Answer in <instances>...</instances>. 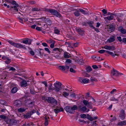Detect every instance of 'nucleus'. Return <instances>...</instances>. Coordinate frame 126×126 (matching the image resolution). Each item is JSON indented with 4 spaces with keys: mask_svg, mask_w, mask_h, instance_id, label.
Instances as JSON below:
<instances>
[{
    "mask_svg": "<svg viewBox=\"0 0 126 126\" xmlns=\"http://www.w3.org/2000/svg\"><path fill=\"white\" fill-rule=\"evenodd\" d=\"M64 109L67 112L73 114L75 112V110L78 109V107L76 105L72 107L67 106L65 107Z\"/></svg>",
    "mask_w": 126,
    "mask_h": 126,
    "instance_id": "obj_1",
    "label": "nucleus"
},
{
    "mask_svg": "<svg viewBox=\"0 0 126 126\" xmlns=\"http://www.w3.org/2000/svg\"><path fill=\"white\" fill-rule=\"evenodd\" d=\"M6 123L8 124V126H12L15 125L17 123V121L14 119H9L8 118L5 120Z\"/></svg>",
    "mask_w": 126,
    "mask_h": 126,
    "instance_id": "obj_2",
    "label": "nucleus"
},
{
    "mask_svg": "<svg viewBox=\"0 0 126 126\" xmlns=\"http://www.w3.org/2000/svg\"><path fill=\"white\" fill-rule=\"evenodd\" d=\"M54 89L56 92H58L61 90L62 84L59 82H56L54 84Z\"/></svg>",
    "mask_w": 126,
    "mask_h": 126,
    "instance_id": "obj_3",
    "label": "nucleus"
},
{
    "mask_svg": "<svg viewBox=\"0 0 126 126\" xmlns=\"http://www.w3.org/2000/svg\"><path fill=\"white\" fill-rule=\"evenodd\" d=\"M50 13L52 15L58 17H60L62 16L61 15L60 13L56 10L53 9H51Z\"/></svg>",
    "mask_w": 126,
    "mask_h": 126,
    "instance_id": "obj_4",
    "label": "nucleus"
},
{
    "mask_svg": "<svg viewBox=\"0 0 126 126\" xmlns=\"http://www.w3.org/2000/svg\"><path fill=\"white\" fill-rule=\"evenodd\" d=\"M48 102L54 106L57 105V101L56 99L52 97H49L48 99Z\"/></svg>",
    "mask_w": 126,
    "mask_h": 126,
    "instance_id": "obj_5",
    "label": "nucleus"
},
{
    "mask_svg": "<svg viewBox=\"0 0 126 126\" xmlns=\"http://www.w3.org/2000/svg\"><path fill=\"white\" fill-rule=\"evenodd\" d=\"M126 114L125 111L123 109L120 110L119 114V117L122 120H123L125 119Z\"/></svg>",
    "mask_w": 126,
    "mask_h": 126,
    "instance_id": "obj_6",
    "label": "nucleus"
},
{
    "mask_svg": "<svg viewBox=\"0 0 126 126\" xmlns=\"http://www.w3.org/2000/svg\"><path fill=\"white\" fill-rule=\"evenodd\" d=\"M118 75V72L114 68L111 71V76L113 79H115L113 77V76H117Z\"/></svg>",
    "mask_w": 126,
    "mask_h": 126,
    "instance_id": "obj_7",
    "label": "nucleus"
},
{
    "mask_svg": "<svg viewBox=\"0 0 126 126\" xmlns=\"http://www.w3.org/2000/svg\"><path fill=\"white\" fill-rule=\"evenodd\" d=\"M44 51V50L41 49H40L39 50H37V51H35L36 55L39 56V54L40 57L41 58L43 56V52Z\"/></svg>",
    "mask_w": 126,
    "mask_h": 126,
    "instance_id": "obj_8",
    "label": "nucleus"
},
{
    "mask_svg": "<svg viewBox=\"0 0 126 126\" xmlns=\"http://www.w3.org/2000/svg\"><path fill=\"white\" fill-rule=\"evenodd\" d=\"M25 46V45H23L19 43H15L14 46L18 48L23 49H26V47Z\"/></svg>",
    "mask_w": 126,
    "mask_h": 126,
    "instance_id": "obj_9",
    "label": "nucleus"
},
{
    "mask_svg": "<svg viewBox=\"0 0 126 126\" xmlns=\"http://www.w3.org/2000/svg\"><path fill=\"white\" fill-rule=\"evenodd\" d=\"M32 41V40L30 39L26 38L23 40L22 42L24 44L30 45L31 44Z\"/></svg>",
    "mask_w": 126,
    "mask_h": 126,
    "instance_id": "obj_10",
    "label": "nucleus"
},
{
    "mask_svg": "<svg viewBox=\"0 0 126 126\" xmlns=\"http://www.w3.org/2000/svg\"><path fill=\"white\" fill-rule=\"evenodd\" d=\"M116 36L115 34L111 35L110 37L107 40V42L110 43H112L115 41Z\"/></svg>",
    "mask_w": 126,
    "mask_h": 126,
    "instance_id": "obj_11",
    "label": "nucleus"
},
{
    "mask_svg": "<svg viewBox=\"0 0 126 126\" xmlns=\"http://www.w3.org/2000/svg\"><path fill=\"white\" fill-rule=\"evenodd\" d=\"M15 106L18 107H21L22 105V103L21 101L19 100H15L14 102Z\"/></svg>",
    "mask_w": 126,
    "mask_h": 126,
    "instance_id": "obj_12",
    "label": "nucleus"
},
{
    "mask_svg": "<svg viewBox=\"0 0 126 126\" xmlns=\"http://www.w3.org/2000/svg\"><path fill=\"white\" fill-rule=\"evenodd\" d=\"M78 110L79 111L84 112L86 111L87 108L86 106L82 107L81 105H79L78 107Z\"/></svg>",
    "mask_w": 126,
    "mask_h": 126,
    "instance_id": "obj_13",
    "label": "nucleus"
},
{
    "mask_svg": "<svg viewBox=\"0 0 126 126\" xmlns=\"http://www.w3.org/2000/svg\"><path fill=\"white\" fill-rule=\"evenodd\" d=\"M123 16V15L121 14H119V15H118L115 16L116 17V18L117 21L119 22H121L123 20L122 16Z\"/></svg>",
    "mask_w": 126,
    "mask_h": 126,
    "instance_id": "obj_14",
    "label": "nucleus"
},
{
    "mask_svg": "<svg viewBox=\"0 0 126 126\" xmlns=\"http://www.w3.org/2000/svg\"><path fill=\"white\" fill-rule=\"evenodd\" d=\"M77 32L80 35H82L84 33V30H82L80 28L77 27L75 29Z\"/></svg>",
    "mask_w": 126,
    "mask_h": 126,
    "instance_id": "obj_15",
    "label": "nucleus"
},
{
    "mask_svg": "<svg viewBox=\"0 0 126 126\" xmlns=\"http://www.w3.org/2000/svg\"><path fill=\"white\" fill-rule=\"evenodd\" d=\"M103 48H105L106 49L109 50H114L115 49V48L113 46H108L107 45H105L104 46Z\"/></svg>",
    "mask_w": 126,
    "mask_h": 126,
    "instance_id": "obj_16",
    "label": "nucleus"
},
{
    "mask_svg": "<svg viewBox=\"0 0 126 126\" xmlns=\"http://www.w3.org/2000/svg\"><path fill=\"white\" fill-rule=\"evenodd\" d=\"M20 85L21 87H26L28 85V83L25 79H23L20 83Z\"/></svg>",
    "mask_w": 126,
    "mask_h": 126,
    "instance_id": "obj_17",
    "label": "nucleus"
},
{
    "mask_svg": "<svg viewBox=\"0 0 126 126\" xmlns=\"http://www.w3.org/2000/svg\"><path fill=\"white\" fill-rule=\"evenodd\" d=\"M19 6V5L18 4H16L15 5L13 6H11L10 7V9H14V10L17 11H18V9L17 8Z\"/></svg>",
    "mask_w": 126,
    "mask_h": 126,
    "instance_id": "obj_18",
    "label": "nucleus"
},
{
    "mask_svg": "<svg viewBox=\"0 0 126 126\" xmlns=\"http://www.w3.org/2000/svg\"><path fill=\"white\" fill-rule=\"evenodd\" d=\"M119 30L122 34H125L126 33V30L122 27H120L119 28Z\"/></svg>",
    "mask_w": 126,
    "mask_h": 126,
    "instance_id": "obj_19",
    "label": "nucleus"
},
{
    "mask_svg": "<svg viewBox=\"0 0 126 126\" xmlns=\"http://www.w3.org/2000/svg\"><path fill=\"white\" fill-rule=\"evenodd\" d=\"M63 56L64 58H69L71 56L69 53L66 51L64 53Z\"/></svg>",
    "mask_w": 126,
    "mask_h": 126,
    "instance_id": "obj_20",
    "label": "nucleus"
},
{
    "mask_svg": "<svg viewBox=\"0 0 126 126\" xmlns=\"http://www.w3.org/2000/svg\"><path fill=\"white\" fill-rule=\"evenodd\" d=\"M126 125V120H124L120 122H118L117 125L120 126H123Z\"/></svg>",
    "mask_w": 126,
    "mask_h": 126,
    "instance_id": "obj_21",
    "label": "nucleus"
},
{
    "mask_svg": "<svg viewBox=\"0 0 126 126\" xmlns=\"http://www.w3.org/2000/svg\"><path fill=\"white\" fill-rule=\"evenodd\" d=\"M63 109L62 108H60L59 109H54V111L55 113L57 114L58 113L61 111H63Z\"/></svg>",
    "mask_w": 126,
    "mask_h": 126,
    "instance_id": "obj_22",
    "label": "nucleus"
},
{
    "mask_svg": "<svg viewBox=\"0 0 126 126\" xmlns=\"http://www.w3.org/2000/svg\"><path fill=\"white\" fill-rule=\"evenodd\" d=\"M60 52V49L58 48H55L52 51V53H56L59 52Z\"/></svg>",
    "mask_w": 126,
    "mask_h": 126,
    "instance_id": "obj_23",
    "label": "nucleus"
},
{
    "mask_svg": "<svg viewBox=\"0 0 126 126\" xmlns=\"http://www.w3.org/2000/svg\"><path fill=\"white\" fill-rule=\"evenodd\" d=\"M91 57L93 59H94V60L95 61H100V57L92 56Z\"/></svg>",
    "mask_w": 126,
    "mask_h": 126,
    "instance_id": "obj_24",
    "label": "nucleus"
},
{
    "mask_svg": "<svg viewBox=\"0 0 126 126\" xmlns=\"http://www.w3.org/2000/svg\"><path fill=\"white\" fill-rule=\"evenodd\" d=\"M120 98V97H118L117 99H115V97H113L111 98L110 100V101H114L116 102V103H117L118 101V99Z\"/></svg>",
    "mask_w": 126,
    "mask_h": 126,
    "instance_id": "obj_25",
    "label": "nucleus"
},
{
    "mask_svg": "<svg viewBox=\"0 0 126 126\" xmlns=\"http://www.w3.org/2000/svg\"><path fill=\"white\" fill-rule=\"evenodd\" d=\"M115 29V28L113 25H111L109 26V31L111 32H113L114 31Z\"/></svg>",
    "mask_w": 126,
    "mask_h": 126,
    "instance_id": "obj_26",
    "label": "nucleus"
},
{
    "mask_svg": "<svg viewBox=\"0 0 126 126\" xmlns=\"http://www.w3.org/2000/svg\"><path fill=\"white\" fill-rule=\"evenodd\" d=\"M54 33L58 34H60V31L56 27H54Z\"/></svg>",
    "mask_w": 126,
    "mask_h": 126,
    "instance_id": "obj_27",
    "label": "nucleus"
},
{
    "mask_svg": "<svg viewBox=\"0 0 126 126\" xmlns=\"http://www.w3.org/2000/svg\"><path fill=\"white\" fill-rule=\"evenodd\" d=\"M17 91V87H13L11 90V92L12 93H16Z\"/></svg>",
    "mask_w": 126,
    "mask_h": 126,
    "instance_id": "obj_28",
    "label": "nucleus"
},
{
    "mask_svg": "<svg viewBox=\"0 0 126 126\" xmlns=\"http://www.w3.org/2000/svg\"><path fill=\"white\" fill-rule=\"evenodd\" d=\"M0 104L2 105H6L7 104V103L5 101L3 100H0Z\"/></svg>",
    "mask_w": 126,
    "mask_h": 126,
    "instance_id": "obj_29",
    "label": "nucleus"
},
{
    "mask_svg": "<svg viewBox=\"0 0 126 126\" xmlns=\"http://www.w3.org/2000/svg\"><path fill=\"white\" fill-rule=\"evenodd\" d=\"M75 61L79 64H81L83 63V60L82 59H77L75 60Z\"/></svg>",
    "mask_w": 126,
    "mask_h": 126,
    "instance_id": "obj_30",
    "label": "nucleus"
},
{
    "mask_svg": "<svg viewBox=\"0 0 126 126\" xmlns=\"http://www.w3.org/2000/svg\"><path fill=\"white\" fill-rule=\"evenodd\" d=\"M45 126H47L48 124V120L47 119V116H45Z\"/></svg>",
    "mask_w": 126,
    "mask_h": 126,
    "instance_id": "obj_31",
    "label": "nucleus"
},
{
    "mask_svg": "<svg viewBox=\"0 0 126 126\" xmlns=\"http://www.w3.org/2000/svg\"><path fill=\"white\" fill-rule=\"evenodd\" d=\"M58 67H59V69L62 71L63 72H65V66H64L60 65Z\"/></svg>",
    "mask_w": 126,
    "mask_h": 126,
    "instance_id": "obj_32",
    "label": "nucleus"
},
{
    "mask_svg": "<svg viewBox=\"0 0 126 126\" xmlns=\"http://www.w3.org/2000/svg\"><path fill=\"white\" fill-rule=\"evenodd\" d=\"M48 90L50 91H53L54 90V87H53L52 86V84H50L49 86L48 87Z\"/></svg>",
    "mask_w": 126,
    "mask_h": 126,
    "instance_id": "obj_33",
    "label": "nucleus"
},
{
    "mask_svg": "<svg viewBox=\"0 0 126 126\" xmlns=\"http://www.w3.org/2000/svg\"><path fill=\"white\" fill-rule=\"evenodd\" d=\"M34 101L31 102L30 103H28V106L30 107H32L34 106Z\"/></svg>",
    "mask_w": 126,
    "mask_h": 126,
    "instance_id": "obj_34",
    "label": "nucleus"
},
{
    "mask_svg": "<svg viewBox=\"0 0 126 126\" xmlns=\"http://www.w3.org/2000/svg\"><path fill=\"white\" fill-rule=\"evenodd\" d=\"M86 70L87 72H89L92 70V69L91 66H88L86 67Z\"/></svg>",
    "mask_w": 126,
    "mask_h": 126,
    "instance_id": "obj_35",
    "label": "nucleus"
},
{
    "mask_svg": "<svg viewBox=\"0 0 126 126\" xmlns=\"http://www.w3.org/2000/svg\"><path fill=\"white\" fill-rule=\"evenodd\" d=\"M114 17L112 16H110L106 17H105V18H107L108 20H111L113 19Z\"/></svg>",
    "mask_w": 126,
    "mask_h": 126,
    "instance_id": "obj_36",
    "label": "nucleus"
},
{
    "mask_svg": "<svg viewBox=\"0 0 126 126\" xmlns=\"http://www.w3.org/2000/svg\"><path fill=\"white\" fill-rule=\"evenodd\" d=\"M49 97H46L45 96H43L42 97V100H44L45 101H46L48 102V99L49 98Z\"/></svg>",
    "mask_w": 126,
    "mask_h": 126,
    "instance_id": "obj_37",
    "label": "nucleus"
},
{
    "mask_svg": "<svg viewBox=\"0 0 126 126\" xmlns=\"http://www.w3.org/2000/svg\"><path fill=\"white\" fill-rule=\"evenodd\" d=\"M50 9H51L45 8L43 9L42 10L46 12L50 13Z\"/></svg>",
    "mask_w": 126,
    "mask_h": 126,
    "instance_id": "obj_38",
    "label": "nucleus"
},
{
    "mask_svg": "<svg viewBox=\"0 0 126 126\" xmlns=\"http://www.w3.org/2000/svg\"><path fill=\"white\" fill-rule=\"evenodd\" d=\"M63 95L65 97L68 96L69 95V93L66 92H63L62 93Z\"/></svg>",
    "mask_w": 126,
    "mask_h": 126,
    "instance_id": "obj_39",
    "label": "nucleus"
},
{
    "mask_svg": "<svg viewBox=\"0 0 126 126\" xmlns=\"http://www.w3.org/2000/svg\"><path fill=\"white\" fill-rule=\"evenodd\" d=\"M24 118H29L31 117V116L29 115V114L28 113L24 115H23Z\"/></svg>",
    "mask_w": 126,
    "mask_h": 126,
    "instance_id": "obj_40",
    "label": "nucleus"
},
{
    "mask_svg": "<svg viewBox=\"0 0 126 126\" xmlns=\"http://www.w3.org/2000/svg\"><path fill=\"white\" fill-rule=\"evenodd\" d=\"M41 10L40 9H38L37 8H32V11H39Z\"/></svg>",
    "mask_w": 126,
    "mask_h": 126,
    "instance_id": "obj_41",
    "label": "nucleus"
},
{
    "mask_svg": "<svg viewBox=\"0 0 126 126\" xmlns=\"http://www.w3.org/2000/svg\"><path fill=\"white\" fill-rule=\"evenodd\" d=\"M89 79H83V83H88Z\"/></svg>",
    "mask_w": 126,
    "mask_h": 126,
    "instance_id": "obj_42",
    "label": "nucleus"
},
{
    "mask_svg": "<svg viewBox=\"0 0 126 126\" xmlns=\"http://www.w3.org/2000/svg\"><path fill=\"white\" fill-rule=\"evenodd\" d=\"M109 54L111 55L113 57H114L115 56H119V55L118 54L114 53L113 52H110Z\"/></svg>",
    "mask_w": 126,
    "mask_h": 126,
    "instance_id": "obj_43",
    "label": "nucleus"
},
{
    "mask_svg": "<svg viewBox=\"0 0 126 126\" xmlns=\"http://www.w3.org/2000/svg\"><path fill=\"white\" fill-rule=\"evenodd\" d=\"M0 118L3 119H4L5 120V121L6 120L7 117H6L4 115H0Z\"/></svg>",
    "mask_w": 126,
    "mask_h": 126,
    "instance_id": "obj_44",
    "label": "nucleus"
},
{
    "mask_svg": "<svg viewBox=\"0 0 126 126\" xmlns=\"http://www.w3.org/2000/svg\"><path fill=\"white\" fill-rule=\"evenodd\" d=\"M79 10L83 14H87V12L82 9H79Z\"/></svg>",
    "mask_w": 126,
    "mask_h": 126,
    "instance_id": "obj_45",
    "label": "nucleus"
},
{
    "mask_svg": "<svg viewBox=\"0 0 126 126\" xmlns=\"http://www.w3.org/2000/svg\"><path fill=\"white\" fill-rule=\"evenodd\" d=\"M69 66L66 65L65 66V72H64V73H66L69 70Z\"/></svg>",
    "mask_w": 126,
    "mask_h": 126,
    "instance_id": "obj_46",
    "label": "nucleus"
},
{
    "mask_svg": "<svg viewBox=\"0 0 126 126\" xmlns=\"http://www.w3.org/2000/svg\"><path fill=\"white\" fill-rule=\"evenodd\" d=\"M69 71L70 72L74 73H76V71L72 67H70L69 69Z\"/></svg>",
    "mask_w": 126,
    "mask_h": 126,
    "instance_id": "obj_47",
    "label": "nucleus"
},
{
    "mask_svg": "<svg viewBox=\"0 0 126 126\" xmlns=\"http://www.w3.org/2000/svg\"><path fill=\"white\" fill-rule=\"evenodd\" d=\"M11 62V59L8 58L6 61H5V63L7 64H9Z\"/></svg>",
    "mask_w": 126,
    "mask_h": 126,
    "instance_id": "obj_48",
    "label": "nucleus"
},
{
    "mask_svg": "<svg viewBox=\"0 0 126 126\" xmlns=\"http://www.w3.org/2000/svg\"><path fill=\"white\" fill-rule=\"evenodd\" d=\"M25 110L23 108H20L18 109V111L19 112H23L25 111Z\"/></svg>",
    "mask_w": 126,
    "mask_h": 126,
    "instance_id": "obj_49",
    "label": "nucleus"
},
{
    "mask_svg": "<svg viewBox=\"0 0 126 126\" xmlns=\"http://www.w3.org/2000/svg\"><path fill=\"white\" fill-rule=\"evenodd\" d=\"M74 15L78 17L80 15V14L78 11H76L74 13Z\"/></svg>",
    "mask_w": 126,
    "mask_h": 126,
    "instance_id": "obj_50",
    "label": "nucleus"
},
{
    "mask_svg": "<svg viewBox=\"0 0 126 126\" xmlns=\"http://www.w3.org/2000/svg\"><path fill=\"white\" fill-rule=\"evenodd\" d=\"M83 104L85 106H86L88 103V101L86 100H83Z\"/></svg>",
    "mask_w": 126,
    "mask_h": 126,
    "instance_id": "obj_51",
    "label": "nucleus"
},
{
    "mask_svg": "<svg viewBox=\"0 0 126 126\" xmlns=\"http://www.w3.org/2000/svg\"><path fill=\"white\" fill-rule=\"evenodd\" d=\"M8 43L11 45L14 46L15 43L10 40H9L8 41Z\"/></svg>",
    "mask_w": 126,
    "mask_h": 126,
    "instance_id": "obj_52",
    "label": "nucleus"
},
{
    "mask_svg": "<svg viewBox=\"0 0 126 126\" xmlns=\"http://www.w3.org/2000/svg\"><path fill=\"white\" fill-rule=\"evenodd\" d=\"M10 3H11L13 5H16V4H18L16 3V2L14 0H11V2Z\"/></svg>",
    "mask_w": 126,
    "mask_h": 126,
    "instance_id": "obj_53",
    "label": "nucleus"
},
{
    "mask_svg": "<svg viewBox=\"0 0 126 126\" xmlns=\"http://www.w3.org/2000/svg\"><path fill=\"white\" fill-rule=\"evenodd\" d=\"M79 45V43L78 42H76V43H72V45L75 47H77L78 45Z\"/></svg>",
    "mask_w": 126,
    "mask_h": 126,
    "instance_id": "obj_54",
    "label": "nucleus"
},
{
    "mask_svg": "<svg viewBox=\"0 0 126 126\" xmlns=\"http://www.w3.org/2000/svg\"><path fill=\"white\" fill-rule=\"evenodd\" d=\"M123 43L124 44H126V38H123L122 39V43Z\"/></svg>",
    "mask_w": 126,
    "mask_h": 126,
    "instance_id": "obj_55",
    "label": "nucleus"
},
{
    "mask_svg": "<svg viewBox=\"0 0 126 126\" xmlns=\"http://www.w3.org/2000/svg\"><path fill=\"white\" fill-rule=\"evenodd\" d=\"M72 62V60L70 59H67L65 63H70Z\"/></svg>",
    "mask_w": 126,
    "mask_h": 126,
    "instance_id": "obj_56",
    "label": "nucleus"
},
{
    "mask_svg": "<svg viewBox=\"0 0 126 126\" xmlns=\"http://www.w3.org/2000/svg\"><path fill=\"white\" fill-rule=\"evenodd\" d=\"M45 50L47 51L49 54H50L51 53L50 51L49 50V49L47 48H44Z\"/></svg>",
    "mask_w": 126,
    "mask_h": 126,
    "instance_id": "obj_57",
    "label": "nucleus"
},
{
    "mask_svg": "<svg viewBox=\"0 0 126 126\" xmlns=\"http://www.w3.org/2000/svg\"><path fill=\"white\" fill-rule=\"evenodd\" d=\"M117 39L120 42H121L122 41V39L121 37L120 36L117 37Z\"/></svg>",
    "mask_w": 126,
    "mask_h": 126,
    "instance_id": "obj_58",
    "label": "nucleus"
},
{
    "mask_svg": "<svg viewBox=\"0 0 126 126\" xmlns=\"http://www.w3.org/2000/svg\"><path fill=\"white\" fill-rule=\"evenodd\" d=\"M116 92L117 90L116 89H113L110 92V94H114V92Z\"/></svg>",
    "mask_w": 126,
    "mask_h": 126,
    "instance_id": "obj_59",
    "label": "nucleus"
},
{
    "mask_svg": "<svg viewBox=\"0 0 126 126\" xmlns=\"http://www.w3.org/2000/svg\"><path fill=\"white\" fill-rule=\"evenodd\" d=\"M80 116L81 118H85L86 117V115L84 114H81Z\"/></svg>",
    "mask_w": 126,
    "mask_h": 126,
    "instance_id": "obj_60",
    "label": "nucleus"
},
{
    "mask_svg": "<svg viewBox=\"0 0 126 126\" xmlns=\"http://www.w3.org/2000/svg\"><path fill=\"white\" fill-rule=\"evenodd\" d=\"M30 54L32 56H33L34 55V52L32 50H31L29 52Z\"/></svg>",
    "mask_w": 126,
    "mask_h": 126,
    "instance_id": "obj_61",
    "label": "nucleus"
},
{
    "mask_svg": "<svg viewBox=\"0 0 126 126\" xmlns=\"http://www.w3.org/2000/svg\"><path fill=\"white\" fill-rule=\"evenodd\" d=\"M105 50L101 49L99 50L98 51V52L100 53L101 54L105 52Z\"/></svg>",
    "mask_w": 126,
    "mask_h": 126,
    "instance_id": "obj_62",
    "label": "nucleus"
},
{
    "mask_svg": "<svg viewBox=\"0 0 126 126\" xmlns=\"http://www.w3.org/2000/svg\"><path fill=\"white\" fill-rule=\"evenodd\" d=\"M102 11L103 13L105 14H106L107 13V11L105 9H104L102 10Z\"/></svg>",
    "mask_w": 126,
    "mask_h": 126,
    "instance_id": "obj_63",
    "label": "nucleus"
},
{
    "mask_svg": "<svg viewBox=\"0 0 126 126\" xmlns=\"http://www.w3.org/2000/svg\"><path fill=\"white\" fill-rule=\"evenodd\" d=\"M42 83L44 84L46 87H47V83L45 81L42 82Z\"/></svg>",
    "mask_w": 126,
    "mask_h": 126,
    "instance_id": "obj_64",
    "label": "nucleus"
}]
</instances>
